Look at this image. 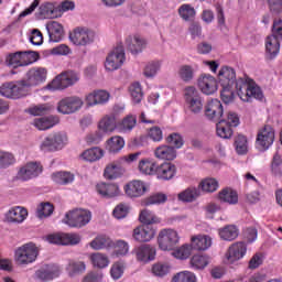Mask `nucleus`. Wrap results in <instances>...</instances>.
<instances>
[{"mask_svg": "<svg viewBox=\"0 0 282 282\" xmlns=\"http://www.w3.org/2000/svg\"><path fill=\"white\" fill-rule=\"evenodd\" d=\"M124 191L128 197H142L147 193V185L142 181H132L126 185Z\"/></svg>", "mask_w": 282, "mask_h": 282, "instance_id": "nucleus-26", "label": "nucleus"}, {"mask_svg": "<svg viewBox=\"0 0 282 282\" xmlns=\"http://www.w3.org/2000/svg\"><path fill=\"white\" fill-rule=\"evenodd\" d=\"M205 116L208 120H221L224 118V106L218 99H212L205 107Z\"/></svg>", "mask_w": 282, "mask_h": 282, "instance_id": "nucleus-19", "label": "nucleus"}, {"mask_svg": "<svg viewBox=\"0 0 282 282\" xmlns=\"http://www.w3.org/2000/svg\"><path fill=\"white\" fill-rule=\"evenodd\" d=\"M177 173V167L174 164L164 162L162 164H156V170L154 175L158 180H163L164 182H169V180H173L175 174Z\"/></svg>", "mask_w": 282, "mask_h": 282, "instance_id": "nucleus-17", "label": "nucleus"}, {"mask_svg": "<svg viewBox=\"0 0 282 282\" xmlns=\"http://www.w3.org/2000/svg\"><path fill=\"white\" fill-rule=\"evenodd\" d=\"M161 67H162V62L160 61L150 62L149 64H147L143 74L147 78H153L160 72Z\"/></svg>", "mask_w": 282, "mask_h": 282, "instance_id": "nucleus-52", "label": "nucleus"}, {"mask_svg": "<svg viewBox=\"0 0 282 282\" xmlns=\"http://www.w3.org/2000/svg\"><path fill=\"white\" fill-rule=\"evenodd\" d=\"M111 95L107 90H94L86 97L87 107H96V105H107Z\"/></svg>", "mask_w": 282, "mask_h": 282, "instance_id": "nucleus-23", "label": "nucleus"}, {"mask_svg": "<svg viewBox=\"0 0 282 282\" xmlns=\"http://www.w3.org/2000/svg\"><path fill=\"white\" fill-rule=\"evenodd\" d=\"M115 254L116 257H124L129 252V242L124 240H118L115 245Z\"/></svg>", "mask_w": 282, "mask_h": 282, "instance_id": "nucleus-61", "label": "nucleus"}, {"mask_svg": "<svg viewBox=\"0 0 282 282\" xmlns=\"http://www.w3.org/2000/svg\"><path fill=\"white\" fill-rule=\"evenodd\" d=\"M43 173V165L39 162H28L19 167L17 177L21 182H30Z\"/></svg>", "mask_w": 282, "mask_h": 282, "instance_id": "nucleus-9", "label": "nucleus"}, {"mask_svg": "<svg viewBox=\"0 0 282 282\" xmlns=\"http://www.w3.org/2000/svg\"><path fill=\"white\" fill-rule=\"evenodd\" d=\"M4 63L8 67L17 69L18 67H28V65H32L34 59H32V52H15L8 54Z\"/></svg>", "mask_w": 282, "mask_h": 282, "instance_id": "nucleus-8", "label": "nucleus"}, {"mask_svg": "<svg viewBox=\"0 0 282 282\" xmlns=\"http://www.w3.org/2000/svg\"><path fill=\"white\" fill-rule=\"evenodd\" d=\"M171 272V265L164 263H156L152 267V274L154 276L163 278Z\"/></svg>", "mask_w": 282, "mask_h": 282, "instance_id": "nucleus-60", "label": "nucleus"}, {"mask_svg": "<svg viewBox=\"0 0 282 282\" xmlns=\"http://www.w3.org/2000/svg\"><path fill=\"white\" fill-rule=\"evenodd\" d=\"M90 261L94 265V268H107V265H109V258H107V256L102 254V253H93L90 256Z\"/></svg>", "mask_w": 282, "mask_h": 282, "instance_id": "nucleus-51", "label": "nucleus"}, {"mask_svg": "<svg viewBox=\"0 0 282 282\" xmlns=\"http://www.w3.org/2000/svg\"><path fill=\"white\" fill-rule=\"evenodd\" d=\"M223 88L220 90V98L225 105H230L235 100V90L232 86L220 85Z\"/></svg>", "mask_w": 282, "mask_h": 282, "instance_id": "nucleus-53", "label": "nucleus"}, {"mask_svg": "<svg viewBox=\"0 0 282 282\" xmlns=\"http://www.w3.org/2000/svg\"><path fill=\"white\" fill-rule=\"evenodd\" d=\"M139 220L143 226H153V224H158V217H155V214L149 209H144L140 213Z\"/></svg>", "mask_w": 282, "mask_h": 282, "instance_id": "nucleus-49", "label": "nucleus"}, {"mask_svg": "<svg viewBox=\"0 0 282 282\" xmlns=\"http://www.w3.org/2000/svg\"><path fill=\"white\" fill-rule=\"evenodd\" d=\"M257 144L262 151H268L272 144H274V128L271 126H264L258 132Z\"/></svg>", "mask_w": 282, "mask_h": 282, "instance_id": "nucleus-12", "label": "nucleus"}, {"mask_svg": "<svg viewBox=\"0 0 282 282\" xmlns=\"http://www.w3.org/2000/svg\"><path fill=\"white\" fill-rule=\"evenodd\" d=\"M54 214V205L51 203H41L36 208V217L39 219H47Z\"/></svg>", "mask_w": 282, "mask_h": 282, "instance_id": "nucleus-42", "label": "nucleus"}, {"mask_svg": "<svg viewBox=\"0 0 282 282\" xmlns=\"http://www.w3.org/2000/svg\"><path fill=\"white\" fill-rule=\"evenodd\" d=\"M178 76L183 83H191L195 78V69L191 65H183L178 69Z\"/></svg>", "mask_w": 282, "mask_h": 282, "instance_id": "nucleus-48", "label": "nucleus"}, {"mask_svg": "<svg viewBox=\"0 0 282 282\" xmlns=\"http://www.w3.org/2000/svg\"><path fill=\"white\" fill-rule=\"evenodd\" d=\"M17 163L14 154L8 151L0 150V169H9Z\"/></svg>", "mask_w": 282, "mask_h": 282, "instance_id": "nucleus-47", "label": "nucleus"}, {"mask_svg": "<svg viewBox=\"0 0 282 282\" xmlns=\"http://www.w3.org/2000/svg\"><path fill=\"white\" fill-rule=\"evenodd\" d=\"M48 39L52 43H58L63 41V25L56 21H51L46 24Z\"/></svg>", "mask_w": 282, "mask_h": 282, "instance_id": "nucleus-25", "label": "nucleus"}, {"mask_svg": "<svg viewBox=\"0 0 282 282\" xmlns=\"http://www.w3.org/2000/svg\"><path fill=\"white\" fill-rule=\"evenodd\" d=\"M4 219L8 224H23L28 219V209L21 206L11 207L4 214Z\"/></svg>", "mask_w": 282, "mask_h": 282, "instance_id": "nucleus-16", "label": "nucleus"}, {"mask_svg": "<svg viewBox=\"0 0 282 282\" xmlns=\"http://www.w3.org/2000/svg\"><path fill=\"white\" fill-rule=\"evenodd\" d=\"M96 191L104 199H112L120 195V187L117 184L98 183Z\"/></svg>", "mask_w": 282, "mask_h": 282, "instance_id": "nucleus-22", "label": "nucleus"}, {"mask_svg": "<svg viewBox=\"0 0 282 282\" xmlns=\"http://www.w3.org/2000/svg\"><path fill=\"white\" fill-rule=\"evenodd\" d=\"M30 90L25 86L23 79L18 82L4 83L0 87V95L4 98H11L12 100H19V98H25L29 96Z\"/></svg>", "mask_w": 282, "mask_h": 282, "instance_id": "nucleus-3", "label": "nucleus"}, {"mask_svg": "<svg viewBox=\"0 0 282 282\" xmlns=\"http://www.w3.org/2000/svg\"><path fill=\"white\" fill-rule=\"evenodd\" d=\"M235 144L238 155H246L248 153V139H246V135L239 134L236 138Z\"/></svg>", "mask_w": 282, "mask_h": 282, "instance_id": "nucleus-55", "label": "nucleus"}, {"mask_svg": "<svg viewBox=\"0 0 282 282\" xmlns=\"http://www.w3.org/2000/svg\"><path fill=\"white\" fill-rule=\"evenodd\" d=\"M219 85L235 86L238 97L242 102H250L252 98L263 100V91L259 86H250L242 79L237 80V73L232 67L223 66L218 73Z\"/></svg>", "mask_w": 282, "mask_h": 282, "instance_id": "nucleus-1", "label": "nucleus"}, {"mask_svg": "<svg viewBox=\"0 0 282 282\" xmlns=\"http://www.w3.org/2000/svg\"><path fill=\"white\" fill-rule=\"evenodd\" d=\"M91 221V212L87 209H73L72 210V227L83 228Z\"/></svg>", "mask_w": 282, "mask_h": 282, "instance_id": "nucleus-21", "label": "nucleus"}, {"mask_svg": "<svg viewBox=\"0 0 282 282\" xmlns=\"http://www.w3.org/2000/svg\"><path fill=\"white\" fill-rule=\"evenodd\" d=\"M216 133L223 140H230L232 138V128L226 123V119H218L216 124Z\"/></svg>", "mask_w": 282, "mask_h": 282, "instance_id": "nucleus-36", "label": "nucleus"}, {"mask_svg": "<svg viewBox=\"0 0 282 282\" xmlns=\"http://www.w3.org/2000/svg\"><path fill=\"white\" fill-rule=\"evenodd\" d=\"M199 195H202V188L191 186L178 194V199L184 204H192V202H195Z\"/></svg>", "mask_w": 282, "mask_h": 282, "instance_id": "nucleus-28", "label": "nucleus"}, {"mask_svg": "<svg viewBox=\"0 0 282 282\" xmlns=\"http://www.w3.org/2000/svg\"><path fill=\"white\" fill-rule=\"evenodd\" d=\"M270 36H274V39L282 40V20H275L272 26V34Z\"/></svg>", "mask_w": 282, "mask_h": 282, "instance_id": "nucleus-64", "label": "nucleus"}, {"mask_svg": "<svg viewBox=\"0 0 282 282\" xmlns=\"http://www.w3.org/2000/svg\"><path fill=\"white\" fill-rule=\"evenodd\" d=\"M248 252V245L243 241L236 242L229 247L228 252L226 254L227 261L229 263H235V261H239L246 257Z\"/></svg>", "mask_w": 282, "mask_h": 282, "instance_id": "nucleus-15", "label": "nucleus"}, {"mask_svg": "<svg viewBox=\"0 0 282 282\" xmlns=\"http://www.w3.org/2000/svg\"><path fill=\"white\" fill-rule=\"evenodd\" d=\"M99 131L102 133H113L116 129L118 130V124L116 123L115 115L105 116L98 123Z\"/></svg>", "mask_w": 282, "mask_h": 282, "instance_id": "nucleus-30", "label": "nucleus"}, {"mask_svg": "<svg viewBox=\"0 0 282 282\" xmlns=\"http://www.w3.org/2000/svg\"><path fill=\"white\" fill-rule=\"evenodd\" d=\"M124 61H127V56L124 55V47L119 45L108 54L105 67L107 72H116V69H120V67L124 65Z\"/></svg>", "mask_w": 282, "mask_h": 282, "instance_id": "nucleus-6", "label": "nucleus"}, {"mask_svg": "<svg viewBox=\"0 0 282 282\" xmlns=\"http://www.w3.org/2000/svg\"><path fill=\"white\" fill-rule=\"evenodd\" d=\"M104 155L105 151L99 147H94L84 151L80 154V158H83V160L86 162H98V160L102 159Z\"/></svg>", "mask_w": 282, "mask_h": 282, "instance_id": "nucleus-34", "label": "nucleus"}, {"mask_svg": "<svg viewBox=\"0 0 282 282\" xmlns=\"http://www.w3.org/2000/svg\"><path fill=\"white\" fill-rule=\"evenodd\" d=\"M210 263L208 256L195 254L191 259V265L194 270H204Z\"/></svg>", "mask_w": 282, "mask_h": 282, "instance_id": "nucleus-44", "label": "nucleus"}, {"mask_svg": "<svg viewBox=\"0 0 282 282\" xmlns=\"http://www.w3.org/2000/svg\"><path fill=\"white\" fill-rule=\"evenodd\" d=\"M56 276H58V268L56 267L42 269L36 272V278L40 281H52L53 279H56Z\"/></svg>", "mask_w": 282, "mask_h": 282, "instance_id": "nucleus-40", "label": "nucleus"}, {"mask_svg": "<svg viewBox=\"0 0 282 282\" xmlns=\"http://www.w3.org/2000/svg\"><path fill=\"white\" fill-rule=\"evenodd\" d=\"M126 46L131 54H140L147 47V41L141 39L140 35H129L126 37Z\"/></svg>", "mask_w": 282, "mask_h": 282, "instance_id": "nucleus-24", "label": "nucleus"}, {"mask_svg": "<svg viewBox=\"0 0 282 282\" xmlns=\"http://www.w3.org/2000/svg\"><path fill=\"white\" fill-rule=\"evenodd\" d=\"M39 258V247L34 242H28L18 247L14 251V261L18 265H30Z\"/></svg>", "mask_w": 282, "mask_h": 282, "instance_id": "nucleus-2", "label": "nucleus"}, {"mask_svg": "<svg viewBox=\"0 0 282 282\" xmlns=\"http://www.w3.org/2000/svg\"><path fill=\"white\" fill-rule=\"evenodd\" d=\"M132 237L134 241H139L140 243H147L155 237V229L153 228V226L142 225L133 230Z\"/></svg>", "mask_w": 282, "mask_h": 282, "instance_id": "nucleus-20", "label": "nucleus"}, {"mask_svg": "<svg viewBox=\"0 0 282 282\" xmlns=\"http://www.w3.org/2000/svg\"><path fill=\"white\" fill-rule=\"evenodd\" d=\"M137 123L135 116L129 115L126 117L122 122L117 124V131L120 133H131L133 131Z\"/></svg>", "mask_w": 282, "mask_h": 282, "instance_id": "nucleus-38", "label": "nucleus"}, {"mask_svg": "<svg viewBox=\"0 0 282 282\" xmlns=\"http://www.w3.org/2000/svg\"><path fill=\"white\" fill-rule=\"evenodd\" d=\"M137 260L141 263H150V261H155V256L158 254L155 247L151 245H142L133 250Z\"/></svg>", "mask_w": 282, "mask_h": 282, "instance_id": "nucleus-14", "label": "nucleus"}, {"mask_svg": "<svg viewBox=\"0 0 282 282\" xmlns=\"http://www.w3.org/2000/svg\"><path fill=\"white\" fill-rule=\"evenodd\" d=\"M72 85V72L67 70L54 78L52 83L47 85L50 91H58L61 89H67Z\"/></svg>", "mask_w": 282, "mask_h": 282, "instance_id": "nucleus-18", "label": "nucleus"}, {"mask_svg": "<svg viewBox=\"0 0 282 282\" xmlns=\"http://www.w3.org/2000/svg\"><path fill=\"white\" fill-rule=\"evenodd\" d=\"M185 102L187 105V109L192 113H202L204 109V99L202 98V94L195 87H188L185 90Z\"/></svg>", "mask_w": 282, "mask_h": 282, "instance_id": "nucleus-7", "label": "nucleus"}, {"mask_svg": "<svg viewBox=\"0 0 282 282\" xmlns=\"http://www.w3.org/2000/svg\"><path fill=\"white\" fill-rule=\"evenodd\" d=\"M200 188L204 193H215L219 188V183L215 178H206L200 183Z\"/></svg>", "mask_w": 282, "mask_h": 282, "instance_id": "nucleus-59", "label": "nucleus"}, {"mask_svg": "<svg viewBox=\"0 0 282 282\" xmlns=\"http://www.w3.org/2000/svg\"><path fill=\"white\" fill-rule=\"evenodd\" d=\"M158 163L151 161L150 159H143L139 162V171L143 175H155Z\"/></svg>", "mask_w": 282, "mask_h": 282, "instance_id": "nucleus-39", "label": "nucleus"}, {"mask_svg": "<svg viewBox=\"0 0 282 282\" xmlns=\"http://www.w3.org/2000/svg\"><path fill=\"white\" fill-rule=\"evenodd\" d=\"M129 91L132 98V102H134V105H140V102H142V98H144V94L142 93V86L140 85V83H133L130 86Z\"/></svg>", "mask_w": 282, "mask_h": 282, "instance_id": "nucleus-43", "label": "nucleus"}, {"mask_svg": "<svg viewBox=\"0 0 282 282\" xmlns=\"http://www.w3.org/2000/svg\"><path fill=\"white\" fill-rule=\"evenodd\" d=\"M218 198L221 204H229L230 206L239 203V195L230 187L220 191L218 194Z\"/></svg>", "mask_w": 282, "mask_h": 282, "instance_id": "nucleus-32", "label": "nucleus"}, {"mask_svg": "<svg viewBox=\"0 0 282 282\" xmlns=\"http://www.w3.org/2000/svg\"><path fill=\"white\" fill-rule=\"evenodd\" d=\"M93 250H105V248H113L116 243L107 235H98L93 241L89 242Z\"/></svg>", "mask_w": 282, "mask_h": 282, "instance_id": "nucleus-29", "label": "nucleus"}, {"mask_svg": "<svg viewBox=\"0 0 282 282\" xmlns=\"http://www.w3.org/2000/svg\"><path fill=\"white\" fill-rule=\"evenodd\" d=\"M193 252V245H184L181 248L176 249L174 251L175 259H181L184 261L185 259H188Z\"/></svg>", "mask_w": 282, "mask_h": 282, "instance_id": "nucleus-57", "label": "nucleus"}, {"mask_svg": "<svg viewBox=\"0 0 282 282\" xmlns=\"http://www.w3.org/2000/svg\"><path fill=\"white\" fill-rule=\"evenodd\" d=\"M166 199H169L166 194H154L147 199L145 206L164 204L166 202Z\"/></svg>", "mask_w": 282, "mask_h": 282, "instance_id": "nucleus-62", "label": "nucleus"}, {"mask_svg": "<svg viewBox=\"0 0 282 282\" xmlns=\"http://www.w3.org/2000/svg\"><path fill=\"white\" fill-rule=\"evenodd\" d=\"M158 243L161 250H173L180 243V235L173 229H163L159 234Z\"/></svg>", "mask_w": 282, "mask_h": 282, "instance_id": "nucleus-10", "label": "nucleus"}, {"mask_svg": "<svg viewBox=\"0 0 282 282\" xmlns=\"http://www.w3.org/2000/svg\"><path fill=\"white\" fill-rule=\"evenodd\" d=\"M57 111L64 115L72 113V98L67 97L62 99L58 104Z\"/></svg>", "mask_w": 282, "mask_h": 282, "instance_id": "nucleus-63", "label": "nucleus"}, {"mask_svg": "<svg viewBox=\"0 0 282 282\" xmlns=\"http://www.w3.org/2000/svg\"><path fill=\"white\" fill-rule=\"evenodd\" d=\"M172 282H197V278L193 272L183 271V272L176 273L173 276Z\"/></svg>", "mask_w": 282, "mask_h": 282, "instance_id": "nucleus-56", "label": "nucleus"}, {"mask_svg": "<svg viewBox=\"0 0 282 282\" xmlns=\"http://www.w3.org/2000/svg\"><path fill=\"white\" fill-rule=\"evenodd\" d=\"M96 33L86 26H78L73 31L72 43L74 45H89L94 43Z\"/></svg>", "mask_w": 282, "mask_h": 282, "instance_id": "nucleus-11", "label": "nucleus"}, {"mask_svg": "<svg viewBox=\"0 0 282 282\" xmlns=\"http://www.w3.org/2000/svg\"><path fill=\"white\" fill-rule=\"evenodd\" d=\"M195 8L191 4H182L178 8V15L183 21H193V19H195Z\"/></svg>", "mask_w": 282, "mask_h": 282, "instance_id": "nucleus-45", "label": "nucleus"}, {"mask_svg": "<svg viewBox=\"0 0 282 282\" xmlns=\"http://www.w3.org/2000/svg\"><path fill=\"white\" fill-rule=\"evenodd\" d=\"M219 237L224 241H235L239 237V228L235 225H227L219 230Z\"/></svg>", "mask_w": 282, "mask_h": 282, "instance_id": "nucleus-35", "label": "nucleus"}, {"mask_svg": "<svg viewBox=\"0 0 282 282\" xmlns=\"http://www.w3.org/2000/svg\"><path fill=\"white\" fill-rule=\"evenodd\" d=\"M106 149L109 151V153H119V151H122L124 149V139L121 137H112L107 142Z\"/></svg>", "mask_w": 282, "mask_h": 282, "instance_id": "nucleus-41", "label": "nucleus"}, {"mask_svg": "<svg viewBox=\"0 0 282 282\" xmlns=\"http://www.w3.org/2000/svg\"><path fill=\"white\" fill-rule=\"evenodd\" d=\"M52 180L55 182V184H69V181L72 180V173L69 172H55L52 174Z\"/></svg>", "mask_w": 282, "mask_h": 282, "instance_id": "nucleus-58", "label": "nucleus"}, {"mask_svg": "<svg viewBox=\"0 0 282 282\" xmlns=\"http://www.w3.org/2000/svg\"><path fill=\"white\" fill-rule=\"evenodd\" d=\"M213 246V239L210 236H197L192 238L193 250L204 251L208 250Z\"/></svg>", "mask_w": 282, "mask_h": 282, "instance_id": "nucleus-33", "label": "nucleus"}, {"mask_svg": "<svg viewBox=\"0 0 282 282\" xmlns=\"http://www.w3.org/2000/svg\"><path fill=\"white\" fill-rule=\"evenodd\" d=\"M122 176V167L120 165H108L105 169L104 177L106 180H118Z\"/></svg>", "mask_w": 282, "mask_h": 282, "instance_id": "nucleus-50", "label": "nucleus"}, {"mask_svg": "<svg viewBox=\"0 0 282 282\" xmlns=\"http://www.w3.org/2000/svg\"><path fill=\"white\" fill-rule=\"evenodd\" d=\"M40 14L42 19H55L56 7L52 2H45L40 7Z\"/></svg>", "mask_w": 282, "mask_h": 282, "instance_id": "nucleus-46", "label": "nucleus"}, {"mask_svg": "<svg viewBox=\"0 0 282 282\" xmlns=\"http://www.w3.org/2000/svg\"><path fill=\"white\" fill-rule=\"evenodd\" d=\"M67 142V134L65 132H54L42 141L40 149L41 151H61Z\"/></svg>", "mask_w": 282, "mask_h": 282, "instance_id": "nucleus-4", "label": "nucleus"}, {"mask_svg": "<svg viewBox=\"0 0 282 282\" xmlns=\"http://www.w3.org/2000/svg\"><path fill=\"white\" fill-rule=\"evenodd\" d=\"M48 243H55L57 246H69L72 243V235L69 234H52L46 237Z\"/></svg>", "mask_w": 282, "mask_h": 282, "instance_id": "nucleus-37", "label": "nucleus"}, {"mask_svg": "<svg viewBox=\"0 0 282 282\" xmlns=\"http://www.w3.org/2000/svg\"><path fill=\"white\" fill-rule=\"evenodd\" d=\"M154 155L155 158H158V160L172 161L175 160V158H177V151L175 150V148L171 145L163 144L155 149Z\"/></svg>", "mask_w": 282, "mask_h": 282, "instance_id": "nucleus-27", "label": "nucleus"}, {"mask_svg": "<svg viewBox=\"0 0 282 282\" xmlns=\"http://www.w3.org/2000/svg\"><path fill=\"white\" fill-rule=\"evenodd\" d=\"M219 85L217 83V79L213 77L210 74L202 75L198 78V88L200 89L202 94H205V96H213L218 89Z\"/></svg>", "mask_w": 282, "mask_h": 282, "instance_id": "nucleus-13", "label": "nucleus"}, {"mask_svg": "<svg viewBox=\"0 0 282 282\" xmlns=\"http://www.w3.org/2000/svg\"><path fill=\"white\" fill-rule=\"evenodd\" d=\"M22 80L30 91L31 87H39L47 80V68L32 67L26 72L25 78Z\"/></svg>", "mask_w": 282, "mask_h": 282, "instance_id": "nucleus-5", "label": "nucleus"}, {"mask_svg": "<svg viewBox=\"0 0 282 282\" xmlns=\"http://www.w3.org/2000/svg\"><path fill=\"white\" fill-rule=\"evenodd\" d=\"M265 50L269 58H276L281 51V40L269 35L265 41Z\"/></svg>", "mask_w": 282, "mask_h": 282, "instance_id": "nucleus-31", "label": "nucleus"}, {"mask_svg": "<svg viewBox=\"0 0 282 282\" xmlns=\"http://www.w3.org/2000/svg\"><path fill=\"white\" fill-rule=\"evenodd\" d=\"M166 142L167 144H171L172 149L175 151V149H182V147H184V137L177 132H174L166 138Z\"/></svg>", "mask_w": 282, "mask_h": 282, "instance_id": "nucleus-54", "label": "nucleus"}]
</instances>
